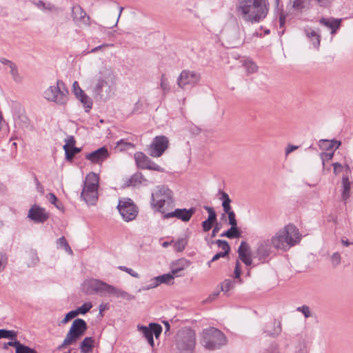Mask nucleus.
<instances>
[{
  "mask_svg": "<svg viewBox=\"0 0 353 353\" xmlns=\"http://www.w3.org/2000/svg\"><path fill=\"white\" fill-rule=\"evenodd\" d=\"M237 14L245 21L257 23L268 15V0H239L236 7Z\"/></svg>",
  "mask_w": 353,
  "mask_h": 353,
  "instance_id": "nucleus-1",
  "label": "nucleus"
},
{
  "mask_svg": "<svg viewBox=\"0 0 353 353\" xmlns=\"http://www.w3.org/2000/svg\"><path fill=\"white\" fill-rule=\"evenodd\" d=\"M96 82L92 87V93L96 99H107L114 94L116 85V76L110 68L103 67L96 77Z\"/></svg>",
  "mask_w": 353,
  "mask_h": 353,
  "instance_id": "nucleus-2",
  "label": "nucleus"
},
{
  "mask_svg": "<svg viewBox=\"0 0 353 353\" xmlns=\"http://www.w3.org/2000/svg\"><path fill=\"white\" fill-rule=\"evenodd\" d=\"M301 234L298 228L292 224L285 226L278 231L271 239L273 247L277 250H286L298 243Z\"/></svg>",
  "mask_w": 353,
  "mask_h": 353,
  "instance_id": "nucleus-3",
  "label": "nucleus"
},
{
  "mask_svg": "<svg viewBox=\"0 0 353 353\" xmlns=\"http://www.w3.org/2000/svg\"><path fill=\"white\" fill-rule=\"evenodd\" d=\"M151 207L163 215L174 205L173 192L168 186L158 185L152 193Z\"/></svg>",
  "mask_w": 353,
  "mask_h": 353,
  "instance_id": "nucleus-4",
  "label": "nucleus"
},
{
  "mask_svg": "<svg viewBox=\"0 0 353 353\" xmlns=\"http://www.w3.org/2000/svg\"><path fill=\"white\" fill-rule=\"evenodd\" d=\"M196 333L189 327L180 329L175 336V345L181 353L192 352L196 345Z\"/></svg>",
  "mask_w": 353,
  "mask_h": 353,
  "instance_id": "nucleus-5",
  "label": "nucleus"
},
{
  "mask_svg": "<svg viewBox=\"0 0 353 353\" xmlns=\"http://www.w3.org/2000/svg\"><path fill=\"white\" fill-rule=\"evenodd\" d=\"M68 90L61 80H58L56 85L49 86L43 94L47 101L60 105H64L68 103Z\"/></svg>",
  "mask_w": 353,
  "mask_h": 353,
  "instance_id": "nucleus-6",
  "label": "nucleus"
},
{
  "mask_svg": "<svg viewBox=\"0 0 353 353\" xmlns=\"http://www.w3.org/2000/svg\"><path fill=\"white\" fill-rule=\"evenodd\" d=\"M201 343L208 350H215L226 343V337L219 330L209 327L203 330Z\"/></svg>",
  "mask_w": 353,
  "mask_h": 353,
  "instance_id": "nucleus-7",
  "label": "nucleus"
},
{
  "mask_svg": "<svg viewBox=\"0 0 353 353\" xmlns=\"http://www.w3.org/2000/svg\"><path fill=\"white\" fill-rule=\"evenodd\" d=\"M99 176L90 172L86 176L81 197L86 203L94 205L98 199Z\"/></svg>",
  "mask_w": 353,
  "mask_h": 353,
  "instance_id": "nucleus-8",
  "label": "nucleus"
},
{
  "mask_svg": "<svg viewBox=\"0 0 353 353\" xmlns=\"http://www.w3.org/2000/svg\"><path fill=\"white\" fill-rule=\"evenodd\" d=\"M88 328L86 322L81 319H75L70 328L62 344L59 345V350L63 349L67 345L75 343L82 336Z\"/></svg>",
  "mask_w": 353,
  "mask_h": 353,
  "instance_id": "nucleus-9",
  "label": "nucleus"
},
{
  "mask_svg": "<svg viewBox=\"0 0 353 353\" xmlns=\"http://www.w3.org/2000/svg\"><path fill=\"white\" fill-rule=\"evenodd\" d=\"M117 208L123 220L127 222L134 220L139 212L137 206L129 198L119 200Z\"/></svg>",
  "mask_w": 353,
  "mask_h": 353,
  "instance_id": "nucleus-10",
  "label": "nucleus"
},
{
  "mask_svg": "<svg viewBox=\"0 0 353 353\" xmlns=\"http://www.w3.org/2000/svg\"><path fill=\"white\" fill-rule=\"evenodd\" d=\"M201 80V74L199 72L183 70L177 78V85L181 88H185V86H195Z\"/></svg>",
  "mask_w": 353,
  "mask_h": 353,
  "instance_id": "nucleus-11",
  "label": "nucleus"
},
{
  "mask_svg": "<svg viewBox=\"0 0 353 353\" xmlns=\"http://www.w3.org/2000/svg\"><path fill=\"white\" fill-rule=\"evenodd\" d=\"M109 284L99 279H87L83 283V288L86 294H106Z\"/></svg>",
  "mask_w": 353,
  "mask_h": 353,
  "instance_id": "nucleus-12",
  "label": "nucleus"
},
{
  "mask_svg": "<svg viewBox=\"0 0 353 353\" xmlns=\"http://www.w3.org/2000/svg\"><path fill=\"white\" fill-rule=\"evenodd\" d=\"M169 141L165 136L156 137L149 148V154L152 157H160L168 147Z\"/></svg>",
  "mask_w": 353,
  "mask_h": 353,
  "instance_id": "nucleus-13",
  "label": "nucleus"
},
{
  "mask_svg": "<svg viewBox=\"0 0 353 353\" xmlns=\"http://www.w3.org/2000/svg\"><path fill=\"white\" fill-rule=\"evenodd\" d=\"M134 159L137 166L141 169H148L159 172H163V168L153 162L143 152H136L134 154Z\"/></svg>",
  "mask_w": 353,
  "mask_h": 353,
  "instance_id": "nucleus-14",
  "label": "nucleus"
},
{
  "mask_svg": "<svg viewBox=\"0 0 353 353\" xmlns=\"http://www.w3.org/2000/svg\"><path fill=\"white\" fill-rule=\"evenodd\" d=\"M196 209L194 208H191L190 209H176L173 212H168L165 214L163 217L164 219H170L172 217H176L184 222H187L190 221L192 215L195 213Z\"/></svg>",
  "mask_w": 353,
  "mask_h": 353,
  "instance_id": "nucleus-15",
  "label": "nucleus"
},
{
  "mask_svg": "<svg viewBox=\"0 0 353 353\" xmlns=\"http://www.w3.org/2000/svg\"><path fill=\"white\" fill-rule=\"evenodd\" d=\"M108 156L109 153L107 148L101 147L90 153L86 154L85 157L93 163H101Z\"/></svg>",
  "mask_w": 353,
  "mask_h": 353,
  "instance_id": "nucleus-16",
  "label": "nucleus"
},
{
  "mask_svg": "<svg viewBox=\"0 0 353 353\" xmlns=\"http://www.w3.org/2000/svg\"><path fill=\"white\" fill-rule=\"evenodd\" d=\"M28 216L35 223H43L48 219L49 215L45 209L34 205L29 210Z\"/></svg>",
  "mask_w": 353,
  "mask_h": 353,
  "instance_id": "nucleus-17",
  "label": "nucleus"
},
{
  "mask_svg": "<svg viewBox=\"0 0 353 353\" xmlns=\"http://www.w3.org/2000/svg\"><path fill=\"white\" fill-rule=\"evenodd\" d=\"M263 332L269 336L277 337L282 332L281 321L274 319L272 322L265 325Z\"/></svg>",
  "mask_w": 353,
  "mask_h": 353,
  "instance_id": "nucleus-18",
  "label": "nucleus"
},
{
  "mask_svg": "<svg viewBox=\"0 0 353 353\" xmlns=\"http://www.w3.org/2000/svg\"><path fill=\"white\" fill-rule=\"evenodd\" d=\"M342 19H334V18H321L319 20V23L321 25H323L331 30V34H334L336 32L337 30L339 29L341 26Z\"/></svg>",
  "mask_w": 353,
  "mask_h": 353,
  "instance_id": "nucleus-19",
  "label": "nucleus"
},
{
  "mask_svg": "<svg viewBox=\"0 0 353 353\" xmlns=\"http://www.w3.org/2000/svg\"><path fill=\"white\" fill-rule=\"evenodd\" d=\"M190 265V261L186 259L181 258L172 263L170 268L171 272L174 276H179L178 274L188 268Z\"/></svg>",
  "mask_w": 353,
  "mask_h": 353,
  "instance_id": "nucleus-20",
  "label": "nucleus"
},
{
  "mask_svg": "<svg viewBox=\"0 0 353 353\" xmlns=\"http://www.w3.org/2000/svg\"><path fill=\"white\" fill-rule=\"evenodd\" d=\"M272 244L271 240H263L260 241L257 248L258 254L263 258L268 256L271 252Z\"/></svg>",
  "mask_w": 353,
  "mask_h": 353,
  "instance_id": "nucleus-21",
  "label": "nucleus"
},
{
  "mask_svg": "<svg viewBox=\"0 0 353 353\" xmlns=\"http://www.w3.org/2000/svg\"><path fill=\"white\" fill-rule=\"evenodd\" d=\"M306 37L310 40L313 46L316 49H319L321 43V35L319 30H314L312 28L305 29Z\"/></svg>",
  "mask_w": 353,
  "mask_h": 353,
  "instance_id": "nucleus-22",
  "label": "nucleus"
},
{
  "mask_svg": "<svg viewBox=\"0 0 353 353\" xmlns=\"http://www.w3.org/2000/svg\"><path fill=\"white\" fill-rule=\"evenodd\" d=\"M0 62L3 65H7V67L10 68V73L11 74L15 81H21V77L18 73L17 65L12 61L7 59L1 57Z\"/></svg>",
  "mask_w": 353,
  "mask_h": 353,
  "instance_id": "nucleus-23",
  "label": "nucleus"
},
{
  "mask_svg": "<svg viewBox=\"0 0 353 353\" xmlns=\"http://www.w3.org/2000/svg\"><path fill=\"white\" fill-rule=\"evenodd\" d=\"M94 339L93 337H85L80 344L81 353H92L94 348Z\"/></svg>",
  "mask_w": 353,
  "mask_h": 353,
  "instance_id": "nucleus-24",
  "label": "nucleus"
},
{
  "mask_svg": "<svg viewBox=\"0 0 353 353\" xmlns=\"http://www.w3.org/2000/svg\"><path fill=\"white\" fill-rule=\"evenodd\" d=\"M73 14L74 20L80 21L84 24H88L89 21V17L83 9L79 7L73 8Z\"/></svg>",
  "mask_w": 353,
  "mask_h": 353,
  "instance_id": "nucleus-25",
  "label": "nucleus"
},
{
  "mask_svg": "<svg viewBox=\"0 0 353 353\" xmlns=\"http://www.w3.org/2000/svg\"><path fill=\"white\" fill-rule=\"evenodd\" d=\"M138 330L140 331L144 337L147 339L148 343L153 347L154 341L152 336V332L151 331L150 327H146L144 325H138Z\"/></svg>",
  "mask_w": 353,
  "mask_h": 353,
  "instance_id": "nucleus-26",
  "label": "nucleus"
},
{
  "mask_svg": "<svg viewBox=\"0 0 353 353\" xmlns=\"http://www.w3.org/2000/svg\"><path fill=\"white\" fill-rule=\"evenodd\" d=\"M241 236V232L237 225H232L229 230L221 234L222 237H228L229 239L239 238Z\"/></svg>",
  "mask_w": 353,
  "mask_h": 353,
  "instance_id": "nucleus-27",
  "label": "nucleus"
},
{
  "mask_svg": "<svg viewBox=\"0 0 353 353\" xmlns=\"http://www.w3.org/2000/svg\"><path fill=\"white\" fill-rule=\"evenodd\" d=\"M343 190H342V199L346 203L347 199L350 197V182L347 176H343L342 179Z\"/></svg>",
  "mask_w": 353,
  "mask_h": 353,
  "instance_id": "nucleus-28",
  "label": "nucleus"
},
{
  "mask_svg": "<svg viewBox=\"0 0 353 353\" xmlns=\"http://www.w3.org/2000/svg\"><path fill=\"white\" fill-rule=\"evenodd\" d=\"M221 197L219 198L222 201V207L223 209V211L225 213L232 212V207L230 205L231 199L229 197V195L221 191L220 192Z\"/></svg>",
  "mask_w": 353,
  "mask_h": 353,
  "instance_id": "nucleus-29",
  "label": "nucleus"
},
{
  "mask_svg": "<svg viewBox=\"0 0 353 353\" xmlns=\"http://www.w3.org/2000/svg\"><path fill=\"white\" fill-rule=\"evenodd\" d=\"M76 97L81 101L84 108H86V112H88L92 108V101L84 92Z\"/></svg>",
  "mask_w": 353,
  "mask_h": 353,
  "instance_id": "nucleus-30",
  "label": "nucleus"
},
{
  "mask_svg": "<svg viewBox=\"0 0 353 353\" xmlns=\"http://www.w3.org/2000/svg\"><path fill=\"white\" fill-rule=\"evenodd\" d=\"M290 3L293 8L301 11L309 8L310 0H290Z\"/></svg>",
  "mask_w": 353,
  "mask_h": 353,
  "instance_id": "nucleus-31",
  "label": "nucleus"
},
{
  "mask_svg": "<svg viewBox=\"0 0 353 353\" xmlns=\"http://www.w3.org/2000/svg\"><path fill=\"white\" fill-rule=\"evenodd\" d=\"M320 146L321 148L324 147L327 150L337 149L341 145V142L336 140L329 141L327 139H322L320 141Z\"/></svg>",
  "mask_w": 353,
  "mask_h": 353,
  "instance_id": "nucleus-32",
  "label": "nucleus"
},
{
  "mask_svg": "<svg viewBox=\"0 0 353 353\" xmlns=\"http://www.w3.org/2000/svg\"><path fill=\"white\" fill-rule=\"evenodd\" d=\"M243 65L245 69L248 74L256 72L258 69L256 65L250 59L245 60Z\"/></svg>",
  "mask_w": 353,
  "mask_h": 353,
  "instance_id": "nucleus-33",
  "label": "nucleus"
},
{
  "mask_svg": "<svg viewBox=\"0 0 353 353\" xmlns=\"http://www.w3.org/2000/svg\"><path fill=\"white\" fill-rule=\"evenodd\" d=\"M235 281L232 279H225L221 285V291L225 293L228 292L230 290H232L234 288Z\"/></svg>",
  "mask_w": 353,
  "mask_h": 353,
  "instance_id": "nucleus-34",
  "label": "nucleus"
},
{
  "mask_svg": "<svg viewBox=\"0 0 353 353\" xmlns=\"http://www.w3.org/2000/svg\"><path fill=\"white\" fill-rule=\"evenodd\" d=\"M17 336V332L14 330H0V339H10L13 340L16 339Z\"/></svg>",
  "mask_w": 353,
  "mask_h": 353,
  "instance_id": "nucleus-35",
  "label": "nucleus"
},
{
  "mask_svg": "<svg viewBox=\"0 0 353 353\" xmlns=\"http://www.w3.org/2000/svg\"><path fill=\"white\" fill-rule=\"evenodd\" d=\"M143 180V176L140 172H137L133 174L131 178L129 179L130 185L132 186H136L139 184H141Z\"/></svg>",
  "mask_w": 353,
  "mask_h": 353,
  "instance_id": "nucleus-36",
  "label": "nucleus"
},
{
  "mask_svg": "<svg viewBox=\"0 0 353 353\" xmlns=\"http://www.w3.org/2000/svg\"><path fill=\"white\" fill-rule=\"evenodd\" d=\"M159 285L160 284H159L158 276H155L150 280L148 285L143 286L139 291L141 292L142 290L143 291L149 290L150 289L157 288Z\"/></svg>",
  "mask_w": 353,
  "mask_h": 353,
  "instance_id": "nucleus-37",
  "label": "nucleus"
},
{
  "mask_svg": "<svg viewBox=\"0 0 353 353\" xmlns=\"http://www.w3.org/2000/svg\"><path fill=\"white\" fill-rule=\"evenodd\" d=\"M174 275L172 272L158 276L159 284H170L172 283V281L174 280Z\"/></svg>",
  "mask_w": 353,
  "mask_h": 353,
  "instance_id": "nucleus-38",
  "label": "nucleus"
},
{
  "mask_svg": "<svg viewBox=\"0 0 353 353\" xmlns=\"http://www.w3.org/2000/svg\"><path fill=\"white\" fill-rule=\"evenodd\" d=\"M81 149L76 147L70 148V149L65 150V159L67 161H71L73 159L74 155L79 153Z\"/></svg>",
  "mask_w": 353,
  "mask_h": 353,
  "instance_id": "nucleus-39",
  "label": "nucleus"
},
{
  "mask_svg": "<svg viewBox=\"0 0 353 353\" xmlns=\"http://www.w3.org/2000/svg\"><path fill=\"white\" fill-rule=\"evenodd\" d=\"M187 245V240L181 238L174 243V248L176 252H182Z\"/></svg>",
  "mask_w": 353,
  "mask_h": 353,
  "instance_id": "nucleus-40",
  "label": "nucleus"
},
{
  "mask_svg": "<svg viewBox=\"0 0 353 353\" xmlns=\"http://www.w3.org/2000/svg\"><path fill=\"white\" fill-rule=\"evenodd\" d=\"M123 290L117 288L113 285H109L106 294L112 295L117 298H119Z\"/></svg>",
  "mask_w": 353,
  "mask_h": 353,
  "instance_id": "nucleus-41",
  "label": "nucleus"
},
{
  "mask_svg": "<svg viewBox=\"0 0 353 353\" xmlns=\"http://www.w3.org/2000/svg\"><path fill=\"white\" fill-rule=\"evenodd\" d=\"M149 325L152 332V336L154 335L156 338H158L161 334L162 327L159 324L154 323H151Z\"/></svg>",
  "mask_w": 353,
  "mask_h": 353,
  "instance_id": "nucleus-42",
  "label": "nucleus"
},
{
  "mask_svg": "<svg viewBox=\"0 0 353 353\" xmlns=\"http://www.w3.org/2000/svg\"><path fill=\"white\" fill-rule=\"evenodd\" d=\"M92 305L91 303L88 302L83 303L81 307H78L75 312H77V315L79 314H85L90 311L92 308Z\"/></svg>",
  "mask_w": 353,
  "mask_h": 353,
  "instance_id": "nucleus-43",
  "label": "nucleus"
},
{
  "mask_svg": "<svg viewBox=\"0 0 353 353\" xmlns=\"http://www.w3.org/2000/svg\"><path fill=\"white\" fill-rule=\"evenodd\" d=\"M161 88L163 90L164 94L168 92L170 90V85L165 74H162L161 77Z\"/></svg>",
  "mask_w": 353,
  "mask_h": 353,
  "instance_id": "nucleus-44",
  "label": "nucleus"
},
{
  "mask_svg": "<svg viewBox=\"0 0 353 353\" xmlns=\"http://www.w3.org/2000/svg\"><path fill=\"white\" fill-rule=\"evenodd\" d=\"M204 209L208 212V219H210L212 222L216 223V214L215 211L212 207L210 206H204Z\"/></svg>",
  "mask_w": 353,
  "mask_h": 353,
  "instance_id": "nucleus-45",
  "label": "nucleus"
},
{
  "mask_svg": "<svg viewBox=\"0 0 353 353\" xmlns=\"http://www.w3.org/2000/svg\"><path fill=\"white\" fill-rule=\"evenodd\" d=\"M65 144L63 145L64 151L70 149V148H72L75 145V139L73 136H69L65 140Z\"/></svg>",
  "mask_w": 353,
  "mask_h": 353,
  "instance_id": "nucleus-46",
  "label": "nucleus"
},
{
  "mask_svg": "<svg viewBox=\"0 0 353 353\" xmlns=\"http://www.w3.org/2000/svg\"><path fill=\"white\" fill-rule=\"evenodd\" d=\"M8 263L7 255L0 252V273L4 270Z\"/></svg>",
  "mask_w": 353,
  "mask_h": 353,
  "instance_id": "nucleus-47",
  "label": "nucleus"
},
{
  "mask_svg": "<svg viewBox=\"0 0 353 353\" xmlns=\"http://www.w3.org/2000/svg\"><path fill=\"white\" fill-rule=\"evenodd\" d=\"M341 257L339 252H334L331 256V262L333 267H336L341 263Z\"/></svg>",
  "mask_w": 353,
  "mask_h": 353,
  "instance_id": "nucleus-48",
  "label": "nucleus"
},
{
  "mask_svg": "<svg viewBox=\"0 0 353 353\" xmlns=\"http://www.w3.org/2000/svg\"><path fill=\"white\" fill-rule=\"evenodd\" d=\"M228 215V223L229 225H230V226L232 225H237V221H236V215H235V213L234 211L232 212H227L226 213Z\"/></svg>",
  "mask_w": 353,
  "mask_h": 353,
  "instance_id": "nucleus-49",
  "label": "nucleus"
},
{
  "mask_svg": "<svg viewBox=\"0 0 353 353\" xmlns=\"http://www.w3.org/2000/svg\"><path fill=\"white\" fill-rule=\"evenodd\" d=\"M34 5L38 8L43 9V10H52V6L50 3L46 4L43 1H39L36 3H34Z\"/></svg>",
  "mask_w": 353,
  "mask_h": 353,
  "instance_id": "nucleus-50",
  "label": "nucleus"
},
{
  "mask_svg": "<svg viewBox=\"0 0 353 353\" xmlns=\"http://www.w3.org/2000/svg\"><path fill=\"white\" fill-rule=\"evenodd\" d=\"M76 316H77V312H76L75 310H72L69 312L65 315V318L61 321V323H67L70 320L74 319Z\"/></svg>",
  "mask_w": 353,
  "mask_h": 353,
  "instance_id": "nucleus-51",
  "label": "nucleus"
},
{
  "mask_svg": "<svg viewBox=\"0 0 353 353\" xmlns=\"http://www.w3.org/2000/svg\"><path fill=\"white\" fill-rule=\"evenodd\" d=\"M214 223H215L207 219L202 223L203 230L204 232H208L212 228Z\"/></svg>",
  "mask_w": 353,
  "mask_h": 353,
  "instance_id": "nucleus-52",
  "label": "nucleus"
},
{
  "mask_svg": "<svg viewBox=\"0 0 353 353\" xmlns=\"http://www.w3.org/2000/svg\"><path fill=\"white\" fill-rule=\"evenodd\" d=\"M297 310L301 312L305 318H308L311 315L310 307L307 305L299 307Z\"/></svg>",
  "mask_w": 353,
  "mask_h": 353,
  "instance_id": "nucleus-53",
  "label": "nucleus"
},
{
  "mask_svg": "<svg viewBox=\"0 0 353 353\" xmlns=\"http://www.w3.org/2000/svg\"><path fill=\"white\" fill-rule=\"evenodd\" d=\"M15 353H37V352L34 349L23 345V346L19 350L16 351Z\"/></svg>",
  "mask_w": 353,
  "mask_h": 353,
  "instance_id": "nucleus-54",
  "label": "nucleus"
},
{
  "mask_svg": "<svg viewBox=\"0 0 353 353\" xmlns=\"http://www.w3.org/2000/svg\"><path fill=\"white\" fill-rule=\"evenodd\" d=\"M119 269L128 273L130 275H131L132 276L134 277V278H138L139 277V274L137 273L136 272H134L132 269L131 268H128L125 266H120L119 267Z\"/></svg>",
  "mask_w": 353,
  "mask_h": 353,
  "instance_id": "nucleus-55",
  "label": "nucleus"
},
{
  "mask_svg": "<svg viewBox=\"0 0 353 353\" xmlns=\"http://www.w3.org/2000/svg\"><path fill=\"white\" fill-rule=\"evenodd\" d=\"M14 340V341H9L8 343H6L4 347H7L8 345L13 346L15 347L16 351L19 350L23 346V344H21L19 341H17L16 339Z\"/></svg>",
  "mask_w": 353,
  "mask_h": 353,
  "instance_id": "nucleus-56",
  "label": "nucleus"
},
{
  "mask_svg": "<svg viewBox=\"0 0 353 353\" xmlns=\"http://www.w3.org/2000/svg\"><path fill=\"white\" fill-rule=\"evenodd\" d=\"M119 298H121L126 301H132L135 299V296L123 290Z\"/></svg>",
  "mask_w": 353,
  "mask_h": 353,
  "instance_id": "nucleus-57",
  "label": "nucleus"
},
{
  "mask_svg": "<svg viewBox=\"0 0 353 353\" xmlns=\"http://www.w3.org/2000/svg\"><path fill=\"white\" fill-rule=\"evenodd\" d=\"M73 88V92L76 97L79 95L80 94H82L83 92H84L79 85V83L77 81H74L72 85Z\"/></svg>",
  "mask_w": 353,
  "mask_h": 353,
  "instance_id": "nucleus-58",
  "label": "nucleus"
},
{
  "mask_svg": "<svg viewBox=\"0 0 353 353\" xmlns=\"http://www.w3.org/2000/svg\"><path fill=\"white\" fill-rule=\"evenodd\" d=\"M47 198L48 201L54 204L57 208H59V206L57 204V198L53 193H49L47 195Z\"/></svg>",
  "mask_w": 353,
  "mask_h": 353,
  "instance_id": "nucleus-59",
  "label": "nucleus"
},
{
  "mask_svg": "<svg viewBox=\"0 0 353 353\" xmlns=\"http://www.w3.org/2000/svg\"><path fill=\"white\" fill-rule=\"evenodd\" d=\"M234 32L235 33V39H234V43H232V47H234L236 45L240 43V38H239V28L238 26H236L234 27Z\"/></svg>",
  "mask_w": 353,
  "mask_h": 353,
  "instance_id": "nucleus-60",
  "label": "nucleus"
},
{
  "mask_svg": "<svg viewBox=\"0 0 353 353\" xmlns=\"http://www.w3.org/2000/svg\"><path fill=\"white\" fill-rule=\"evenodd\" d=\"M219 248H221L223 250V252H221L223 254H224L226 256L229 254V252L230 251V247L227 241H225V244H223Z\"/></svg>",
  "mask_w": 353,
  "mask_h": 353,
  "instance_id": "nucleus-61",
  "label": "nucleus"
},
{
  "mask_svg": "<svg viewBox=\"0 0 353 353\" xmlns=\"http://www.w3.org/2000/svg\"><path fill=\"white\" fill-rule=\"evenodd\" d=\"M334 156V152H323L321 154V158H322V160H323V163L324 164V161L325 160L327 161H329V160H331L332 159Z\"/></svg>",
  "mask_w": 353,
  "mask_h": 353,
  "instance_id": "nucleus-62",
  "label": "nucleus"
},
{
  "mask_svg": "<svg viewBox=\"0 0 353 353\" xmlns=\"http://www.w3.org/2000/svg\"><path fill=\"white\" fill-rule=\"evenodd\" d=\"M132 144L128 142L124 141L123 139H121L117 142V147H120V150H123L126 149L125 146H131Z\"/></svg>",
  "mask_w": 353,
  "mask_h": 353,
  "instance_id": "nucleus-63",
  "label": "nucleus"
},
{
  "mask_svg": "<svg viewBox=\"0 0 353 353\" xmlns=\"http://www.w3.org/2000/svg\"><path fill=\"white\" fill-rule=\"evenodd\" d=\"M241 270L240 267V263L239 261H236L235 264V270H234V277L236 279H239L241 276Z\"/></svg>",
  "mask_w": 353,
  "mask_h": 353,
  "instance_id": "nucleus-64",
  "label": "nucleus"
}]
</instances>
